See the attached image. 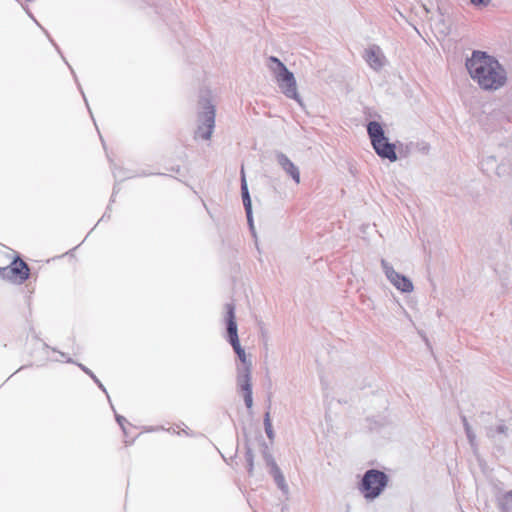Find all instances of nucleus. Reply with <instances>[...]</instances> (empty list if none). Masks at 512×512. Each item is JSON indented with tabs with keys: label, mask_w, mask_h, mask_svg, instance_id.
<instances>
[{
	"label": "nucleus",
	"mask_w": 512,
	"mask_h": 512,
	"mask_svg": "<svg viewBox=\"0 0 512 512\" xmlns=\"http://www.w3.org/2000/svg\"><path fill=\"white\" fill-rule=\"evenodd\" d=\"M470 77L484 90H498L506 83V72L492 56L482 51H473L466 60Z\"/></svg>",
	"instance_id": "obj_1"
},
{
	"label": "nucleus",
	"mask_w": 512,
	"mask_h": 512,
	"mask_svg": "<svg viewBox=\"0 0 512 512\" xmlns=\"http://www.w3.org/2000/svg\"><path fill=\"white\" fill-rule=\"evenodd\" d=\"M216 108L209 90L200 93L195 138L210 140L215 128Z\"/></svg>",
	"instance_id": "obj_2"
},
{
	"label": "nucleus",
	"mask_w": 512,
	"mask_h": 512,
	"mask_svg": "<svg viewBox=\"0 0 512 512\" xmlns=\"http://www.w3.org/2000/svg\"><path fill=\"white\" fill-rule=\"evenodd\" d=\"M267 67L273 74L281 92L288 98L302 105V99L297 90L294 74L288 70L285 64L275 56L267 60Z\"/></svg>",
	"instance_id": "obj_3"
},
{
	"label": "nucleus",
	"mask_w": 512,
	"mask_h": 512,
	"mask_svg": "<svg viewBox=\"0 0 512 512\" xmlns=\"http://www.w3.org/2000/svg\"><path fill=\"white\" fill-rule=\"evenodd\" d=\"M367 133L378 156L391 162L397 160L395 145L388 141L379 122L370 121L367 125Z\"/></svg>",
	"instance_id": "obj_4"
},
{
	"label": "nucleus",
	"mask_w": 512,
	"mask_h": 512,
	"mask_svg": "<svg viewBox=\"0 0 512 512\" xmlns=\"http://www.w3.org/2000/svg\"><path fill=\"white\" fill-rule=\"evenodd\" d=\"M388 484V476L376 469L367 470L359 484V491L366 500H374L380 496Z\"/></svg>",
	"instance_id": "obj_5"
},
{
	"label": "nucleus",
	"mask_w": 512,
	"mask_h": 512,
	"mask_svg": "<svg viewBox=\"0 0 512 512\" xmlns=\"http://www.w3.org/2000/svg\"><path fill=\"white\" fill-rule=\"evenodd\" d=\"M226 310V324H227V334L228 341L232 345L235 353L237 354L239 360L241 361L240 366H249L252 367L251 361L247 359L246 353L244 349L241 347L239 338H238V329L237 323L235 320V306L232 303H227L225 305Z\"/></svg>",
	"instance_id": "obj_6"
},
{
	"label": "nucleus",
	"mask_w": 512,
	"mask_h": 512,
	"mask_svg": "<svg viewBox=\"0 0 512 512\" xmlns=\"http://www.w3.org/2000/svg\"><path fill=\"white\" fill-rule=\"evenodd\" d=\"M381 267L388 281L400 292L411 293L414 290L412 281L403 274L395 271L393 266L385 259L381 260Z\"/></svg>",
	"instance_id": "obj_7"
},
{
	"label": "nucleus",
	"mask_w": 512,
	"mask_h": 512,
	"mask_svg": "<svg viewBox=\"0 0 512 512\" xmlns=\"http://www.w3.org/2000/svg\"><path fill=\"white\" fill-rule=\"evenodd\" d=\"M29 267L21 259L15 260L10 266L0 268V277L3 279H13L17 277L20 283L26 281L29 278Z\"/></svg>",
	"instance_id": "obj_8"
},
{
	"label": "nucleus",
	"mask_w": 512,
	"mask_h": 512,
	"mask_svg": "<svg viewBox=\"0 0 512 512\" xmlns=\"http://www.w3.org/2000/svg\"><path fill=\"white\" fill-rule=\"evenodd\" d=\"M363 57L367 64L375 71L381 70L386 64V57L382 49L377 45H370L366 48Z\"/></svg>",
	"instance_id": "obj_9"
},
{
	"label": "nucleus",
	"mask_w": 512,
	"mask_h": 512,
	"mask_svg": "<svg viewBox=\"0 0 512 512\" xmlns=\"http://www.w3.org/2000/svg\"><path fill=\"white\" fill-rule=\"evenodd\" d=\"M274 157L278 165L282 168V170L292 178V180L296 183H300V170L298 166H296L289 157L281 151H276L274 153Z\"/></svg>",
	"instance_id": "obj_10"
},
{
	"label": "nucleus",
	"mask_w": 512,
	"mask_h": 512,
	"mask_svg": "<svg viewBox=\"0 0 512 512\" xmlns=\"http://www.w3.org/2000/svg\"><path fill=\"white\" fill-rule=\"evenodd\" d=\"M268 465L270 466V474L272 475L277 487L281 490V492L284 495H288L289 494V486L286 483V480H285V477H284L282 471L280 470L279 466L277 465V463L274 461L273 458H270L268 460Z\"/></svg>",
	"instance_id": "obj_11"
},
{
	"label": "nucleus",
	"mask_w": 512,
	"mask_h": 512,
	"mask_svg": "<svg viewBox=\"0 0 512 512\" xmlns=\"http://www.w3.org/2000/svg\"><path fill=\"white\" fill-rule=\"evenodd\" d=\"M251 371L252 367L237 366V387L241 392L252 390Z\"/></svg>",
	"instance_id": "obj_12"
},
{
	"label": "nucleus",
	"mask_w": 512,
	"mask_h": 512,
	"mask_svg": "<svg viewBox=\"0 0 512 512\" xmlns=\"http://www.w3.org/2000/svg\"><path fill=\"white\" fill-rule=\"evenodd\" d=\"M480 165L481 169L487 174L496 173L498 176L502 175V167L497 164V160L494 156H487L483 158Z\"/></svg>",
	"instance_id": "obj_13"
},
{
	"label": "nucleus",
	"mask_w": 512,
	"mask_h": 512,
	"mask_svg": "<svg viewBox=\"0 0 512 512\" xmlns=\"http://www.w3.org/2000/svg\"><path fill=\"white\" fill-rule=\"evenodd\" d=\"M496 500L501 512H512V490L497 495Z\"/></svg>",
	"instance_id": "obj_14"
},
{
	"label": "nucleus",
	"mask_w": 512,
	"mask_h": 512,
	"mask_svg": "<svg viewBox=\"0 0 512 512\" xmlns=\"http://www.w3.org/2000/svg\"><path fill=\"white\" fill-rule=\"evenodd\" d=\"M507 430H508L507 426L502 421H500L495 427H493V426L486 427V435L490 439L497 440L499 435L506 436Z\"/></svg>",
	"instance_id": "obj_15"
},
{
	"label": "nucleus",
	"mask_w": 512,
	"mask_h": 512,
	"mask_svg": "<svg viewBox=\"0 0 512 512\" xmlns=\"http://www.w3.org/2000/svg\"><path fill=\"white\" fill-rule=\"evenodd\" d=\"M462 422L465 429L466 436L468 438L469 444L472 448H476V434L474 433L471 425L469 424L467 418L465 416H462Z\"/></svg>",
	"instance_id": "obj_16"
},
{
	"label": "nucleus",
	"mask_w": 512,
	"mask_h": 512,
	"mask_svg": "<svg viewBox=\"0 0 512 512\" xmlns=\"http://www.w3.org/2000/svg\"><path fill=\"white\" fill-rule=\"evenodd\" d=\"M242 200H243V205H244V208H245V211H246L248 222L250 224V227L253 228V224H252V207H251L250 194L243 196Z\"/></svg>",
	"instance_id": "obj_17"
},
{
	"label": "nucleus",
	"mask_w": 512,
	"mask_h": 512,
	"mask_svg": "<svg viewBox=\"0 0 512 512\" xmlns=\"http://www.w3.org/2000/svg\"><path fill=\"white\" fill-rule=\"evenodd\" d=\"M264 427H265V433H266L267 437L270 440H273L275 434H274V431H273V427H272V423H271L270 413L269 412L265 413V416H264Z\"/></svg>",
	"instance_id": "obj_18"
},
{
	"label": "nucleus",
	"mask_w": 512,
	"mask_h": 512,
	"mask_svg": "<svg viewBox=\"0 0 512 512\" xmlns=\"http://www.w3.org/2000/svg\"><path fill=\"white\" fill-rule=\"evenodd\" d=\"M78 366L81 368L83 372H85L88 376L91 377V379L98 385V387L106 393V389L103 386V384L100 382V380L96 377V375L86 366L83 364H78Z\"/></svg>",
	"instance_id": "obj_19"
},
{
	"label": "nucleus",
	"mask_w": 512,
	"mask_h": 512,
	"mask_svg": "<svg viewBox=\"0 0 512 512\" xmlns=\"http://www.w3.org/2000/svg\"><path fill=\"white\" fill-rule=\"evenodd\" d=\"M113 175L115 177V180H116V184L114 186V189H113V194H112V197L115 196V194L118 192V186L119 184L125 180V177L121 175V170H117L116 168H113Z\"/></svg>",
	"instance_id": "obj_20"
},
{
	"label": "nucleus",
	"mask_w": 512,
	"mask_h": 512,
	"mask_svg": "<svg viewBox=\"0 0 512 512\" xmlns=\"http://www.w3.org/2000/svg\"><path fill=\"white\" fill-rule=\"evenodd\" d=\"M244 402L248 409H251L253 406V397H252V390L244 391L243 392Z\"/></svg>",
	"instance_id": "obj_21"
},
{
	"label": "nucleus",
	"mask_w": 512,
	"mask_h": 512,
	"mask_svg": "<svg viewBox=\"0 0 512 512\" xmlns=\"http://www.w3.org/2000/svg\"><path fill=\"white\" fill-rule=\"evenodd\" d=\"M246 461L248 466V472L249 474H252L253 472V453L250 449L246 452Z\"/></svg>",
	"instance_id": "obj_22"
},
{
	"label": "nucleus",
	"mask_w": 512,
	"mask_h": 512,
	"mask_svg": "<svg viewBox=\"0 0 512 512\" xmlns=\"http://www.w3.org/2000/svg\"><path fill=\"white\" fill-rule=\"evenodd\" d=\"M241 174H242V176H241V194H242V197H243V196L249 194V190H248V186H247V182H246L243 170L241 171Z\"/></svg>",
	"instance_id": "obj_23"
},
{
	"label": "nucleus",
	"mask_w": 512,
	"mask_h": 512,
	"mask_svg": "<svg viewBox=\"0 0 512 512\" xmlns=\"http://www.w3.org/2000/svg\"><path fill=\"white\" fill-rule=\"evenodd\" d=\"M115 417H116V421L119 424V426L121 427L124 435H126L127 434L126 427H125L126 418L119 414H116Z\"/></svg>",
	"instance_id": "obj_24"
},
{
	"label": "nucleus",
	"mask_w": 512,
	"mask_h": 512,
	"mask_svg": "<svg viewBox=\"0 0 512 512\" xmlns=\"http://www.w3.org/2000/svg\"><path fill=\"white\" fill-rule=\"evenodd\" d=\"M470 4L474 6H488L491 0H469Z\"/></svg>",
	"instance_id": "obj_25"
},
{
	"label": "nucleus",
	"mask_w": 512,
	"mask_h": 512,
	"mask_svg": "<svg viewBox=\"0 0 512 512\" xmlns=\"http://www.w3.org/2000/svg\"><path fill=\"white\" fill-rule=\"evenodd\" d=\"M66 362H68V363H72V362H73V360H72L71 358H67V359H66Z\"/></svg>",
	"instance_id": "obj_26"
},
{
	"label": "nucleus",
	"mask_w": 512,
	"mask_h": 512,
	"mask_svg": "<svg viewBox=\"0 0 512 512\" xmlns=\"http://www.w3.org/2000/svg\"><path fill=\"white\" fill-rule=\"evenodd\" d=\"M60 355H61V357H63V358H65V357H66L65 353L60 352Z\"/></svg>",
	"instance_id": "obj_27"
}]
</instances>
